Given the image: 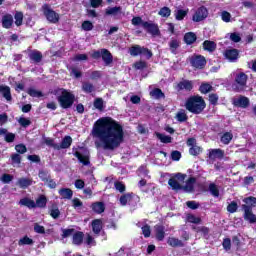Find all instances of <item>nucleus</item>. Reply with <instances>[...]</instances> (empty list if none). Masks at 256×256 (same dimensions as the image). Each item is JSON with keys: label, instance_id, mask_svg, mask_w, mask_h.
<instances>
[{"label": "nucleus", "instance_id": "obj_13", "mask_svg": "<svg viewBox=\"0 0 256 256\" xmlns=\"http://www.w3.org/2000/svg\"><path fill=\"white\" fill-rule=\"evenodd\" d=\"M223 157H225V151L222 150L221 148L209 150L208 158L211 161H215V159H223Z\"/></svg>", "mask_w": 256, "mask_h": 256}, {"label": "nucleus", "instance_id": "obj_6", "mask_svg": "<svg viewBox=\"0 0 256 256\" xmlns=\"http://www.w3.org/2000/svg\"><path fill=\"white\" fill-rule=\"evenodd\" d=\"M130 55L132 57L144 55L146 59H151V57H153V52L149 48L141 47L140 45H134L130 48Z\"/></svg>", "mask_w": 256, "mask_h": 256}, {"label": "nucleus", "instance_id": "obj_1", "mask_svg": "<svg viewBox=\"0 0 256 256\" xmlns=\"http://www.w3.org/2000/svg\"><path fill=\"white\" fill-rule=\"evenodd\" d=\"M92 133L100 141L95 142L96 149L115 151L125 141L123 125L111 117L99 118L93 126Z\"/></svg>", "mask_w": 256, "mask_h": 256}, {"label": "nucleus", "instance_id": "obj_29", "mask_svg": "<svg viewBox=\"0 0 256 256\" xmlns=\"http://www.w3.org/2000/svg\"><path fill=\"white\" fill-rule=\"evenodd\" d=\"M0 93L6 101H13V96H11V88L9 86L0 85Z\"/></svg>", "mask_w": 256, "mask_h": 256}, {"label": "nucleus", "instance_id": "obj_14", "mask_svg": "<svg viewBox=\"0 0 256 256\" xmlns=\"http://www.w3.org/2000/svg\"><path fill=\"white\" fill-rule=\"evenodd\" d=\"M2 27L3 29H11L13 27V24L15 23V20L13 19V16L9 13H6L2 16Z\"/></svg>", "mask_w": 256, "mask_h": 256}, {"label": "nucleus", "instance_id": "obj_21", "mask_svg": "<svg viewBox=\"0 0 256 256\" xmlns=\"http://www.w3.org/2000/svg\"><path fill=\"white\" fill-rule=\"evenodd\" d=\"M83 239H85V233L81 231H76L74 232L72 236V243L73 245H83Z\"/></svg>", "mask_w": 256, "mask_h": 256}, {"label": "nucleus", "instance_id": "obj_40", "mask_svg": "<svg viewBox=\"0 0 256 256\" xmlns=\"http://www.w3.org/2000/svg\"><path fill=\"white\" fill-rule=\"evenodd\" d=\"M11 165L15 167V165H21V161H23V157L20 156L19 153H12L10 156Z\"/></svg>", "mask_w": 256, "mask_h": 256}, {"label": "nucleus", "instance_id": "obj_28", "mask_svg": "<svg viewBox=\"0 0 256 256\" xmlns=\"http://www.w3.org/2000/svg\"><path fill=\"white\" fill-rule=\"evenodd\" d=\"M92 211L97 213V215H101V213H105V203L103 202H94L91 205Z\"/></svg>", "mask_w": 256, "mask_h": 256}, {"label": "nucleus", "instance_id": "obj_16", "mask_svg": "<svg viewBox=\"0 0 256 256\" xmlns=\"http://www.w3.org/2000/svg\"><path fill=\"white\" fill-rule=\"evenodd\" d=\"M73 145V138L69 135L64 136L60 144H57V151H61V149H69Z\"/></svg>", "mask_w": 256, "mask_h": 256}, {"label": "nucleus", "instance_id": "obj_12", "mask_svg": "<svg viewBox=\"0 0 256 256\" xmlns=\"http://www.w3.org/2000/svg\"><path fill=\"white\" fill-rule=\"evenodd\" d=\"M234 107H240L241 109H247L250 105V101L246 96H239V98H235L232 102Z\"/></svg>", "mask_w": 256, "mask_h": 256}, {"label": "nucleus", "instance_id": "obj_64", "mask_svg": "<svg viewBox=\"0 0 256 256\" xmlns=\"http://www.w3.org/2000/svg\"><path fill=\"white\" fill-rule=\"evenodd\" d=\"M221 19L224 21V23H231V13L227 11H222L221 13Z\"/></svg>", "mask_w": 256, "mask_h": 256}, {"label": "nucleus", "instance_id": "obj_42", "mask_svg": "<svg viewBox=\"0 0 256 256\" xmlns=\"http://www.w3.org/2000/svg\"><path fill=\"white\" fill-rule=\"evenodd\" d=\"M23 12L21 11H16L14 14V23L16 25V27H21V25H23Z\"/></svg>", "mask_w": 256, "mask_h": 256}, {"label": "nucleus", "instance_id": "obj_20", "mask_svg": "<svg viewBox=\"0 0 256 256\" xmlns=\"http://www.w3.org/2000/svg\"><path fill=\"white\" fill-rule=\"evenodd\" d=\"M154 231L157 241H163L165 239V226L157 224L154 226Z\"/></svg>", "mask_w": 256, "mask_h": 256}, {"label": "nucleus", "instance_id": "obj_46", "mask_svg": "<svg viewBox=\"0 0 256 256\" xmlns=\"http://www.w3.org/2000/svg\"><path fill=\"white\" fill-rule=\"evenodd\" d=\"M186 221L188 223H193L194 225H199L201 223V218L200 217H196L193 214H187Z\"/></svg>", "mask_w": 256, "mask_h": 256}, {"label": "nucleus", "instance_id": "obj_22", "mask_svg": "<svg viewBox=\"0 0 256 256\" xmlns=\"http://www.w3.org/2000/svg\"><path fill=\"white\" fill-rule=\"evenodd\" d=\"M4 136V141L6 143H13L15 141V133L9 132L6 128H0V136Z\"/></svg>", "mask_w": 256, "mask_h": 256}, {"label": "nucleus", "instance_id": "obj_30", "mask_svg": "<svg viewBox=\"0 0 256 256\" xmlns=\"http://www.w3.org/2000/svg\"><path fill=\"white\" fill-rule=\"evenodd\" d=\"M181 47V42L172 38L169 42V49L173 55H177V50Z\"/></svg>", "mask_w": 256, "mask_h": 256}, {"label": "nucleus", "instance_id": "obj_48", "mask_svg": "<svg viewBox=\"0 0 256 256\" xmlns=\"http://www.w3.org/2000/svg\"><path fill=\"white\" fill-rule=\"evenodd\" d=\"M121 9V6L107 8L105 11V15H117V13H121Z\"/></svg>", "mask_w": 256, "mask_h": 256}, {"label": "nucleus", "instance_id": "obj_11", "mask_svg": "<svg viewBox=\"0 0 256 256\" xmlns=\"http://www.w3.org/2000/svg\"><path fill=\"white\" fill-rule=\"evenodd\" d=\"M142 27L147 31V33L152 35V37H157L161 35V30H159V25L155 23L145 21L142 23Z\"/></svg>", "mask_w": 256, "mask_h": 256}, {"label": "nucleus", "instance_id": "obj_9", "mask_svg": "<svg viewBox=\"0 0 256 256\" xmlns=\"http://www.w3.org/2000/svg\"><path fill=\"white\" fill-rule=\"evenodd\" d=\"M190 65L194 69H205V65H207V60L204 56L193 55L190 58Z\"/></svg>", "mask_w": 256, "mask_h": 256}, {"label": "nucleus", "instance_id": "obj_32", "mask_svg": "<svg viewBox=\"0 0 256 256\" xmlns=\"http://www.w3.org/2000/svg\"><path fill=\"white\" fill-rule=\"evenodd\" d=\"M203 49L204 51H208L209 53H213L215 49H217V44L211 40H205L203 42Z\"/></svg>", "mask_w": 256, "mask_h": 256}, {"label": "nucleus", "instance_id": "obj_26", "mask_svg": "<svg viewBox=\"0 0 256 256\" xmlns=\"http://www.w3.org/2000/svg\"><path fill=\"white\" fill-rule=\"evenodd\" d=\"M103 229V221L101 219H95L92 221V231L95 235H99Z\"/></svg>", "mask_w": 256, "mask_h": 256}, {"label": "nucleus", "instance_id": "obj_52", "mask_svg": "<svg viewBox=\"0 0 256 256\" xmlns=\"http://www.w3.org/2000/svg\"><path fill=\"white\" fill-rule=\"evenodd\" d=\"M35 241L33 239L29 238V236L25 235L18 241V245H33Z\"/></svg>", "mask_w": 256, "mask_h": 256}, {"label": "nucleus", "instance_id": "obj_7", "mask_svg": "<svg viewBox=\"0 0 256 256\" xmlns=\"http://www.w3.org/2000/svg\"><path fill=\"white\" fill-rule=\"evenodd\" d=\"M42 11L49 23H59V15L57 14V12L51 9V6H49V4H44L42 6Z\"/></svg>", "mask_w": 256, "mask_h": 256}, {"label": "nucleus", "instance_id": "obj_47", "mask_svg": "<svg viewBox=\"0 0 256 256\" xmlns=\"http://www.w3.org/2000/svg\"><path fill=\"white\" fill-rule=\"evenodd\" d=\"M176 119L179 121V123H185L189 119V116H187V113H185V110H181L176 114Z\"/></svg>", "mask_w": 256, "mask_h": 256}, {"label": "nucleus", "instance_id": "obj_24", "mask_svg": "<svg viewBox=\"0 0 256 256\" xmlns=\"http://www.w3.org/2000/svg\"><path fill=\"white\" fill-rule=\"evenodd\" d=\"M17 185L18 187H20V189H27L28 187H31V185H33V179L31 178H19L17 181Z\"/></svg>", "mask_w": 256, "mask_h": 256}, {"label": "nucleus", "instance_id": "obj_57", "mask_svg": "<svg viewBox=\"0 0 256 256\" xmlns=\"http://www.w3.org/2000/svg\"><path fill=\"white\" fill-rule=\"evenodd\" d=\"M243 202L246 203V205H248L249 207H251V209H253V207H256V198L254 196L244 198Z\"/></svg>", "mask_w": 256, "mask_h": 256}, {"label": "nucleus", "instance_id": "obj_8", "mask_svg": "<svg viewBox=\"0 0 256 256\" xmlns=\"http://www.w3.org/2000/svg\"><path fill=\"white\" fill-rule=\"evenodd\" d=\"M207 17H209V10H207L205 6H200L194 13L192 21H194V23H201V21H205Z\"/></svg>", "mask_w": 256, "mask_h": 256}, {"label": "nucleus", "instance_id": "obj_41", "mask_svg": "<svg viewBox=\"0 0 256 256\" xmlns=\"http://www.w3.org/2000/svg\"><path fill=\"white\" fill-rule=\"evenodd\" d=\"M199 91L200 93H202V95H207V93H210V91H213V86H211V84L207 82L202 83L199 87Z\"/></svg>", "mask_w": 256, "mask_h": 256}, {"label": "nucleus", "instance_id": "obj_4", "mask_svg": "<svg viewBox=\"0 0 256 256\" xmlns=\"http://www.w3.org/2000/svg\"><path fill=\"white\" fill-rule=\"evenodd\" d=\"M92 59H101L106 67L113 63V54L108 49L102 48L101 50H94L91 54Z\"/></svg>", "mask_w": 256, "mask_h": 256}, {"label": "nucleus", "instance_id": "obj_34", "mask_svg": "<svg viewBox=\"0 0 256 256\" xmlns=\"http://www.w3.org/2000/svg\"><path fill=\"white\" fill-rule=\"evenodd\" d=\"M167 243L170 247H185V244L183 241L179 240L178 238L175 237H169L167 240Z\"/></svg>", "mask_w": 256, "mask_h": 256}, {"label": "nucleus", "instance_id": "obj_51", "mask_svg": "<svg viewBox=\"0 0 256 256\" xmlns=\"http://www.w3.org/2000/svg\"><path fill=\"white\" fill-rule=\"evenodd\" d=\"M158 15H160V17H171V8L167 6L162 7L159 10Z\"/></svg>", "mask_w": 256, "mask_h": 256}, {"label": "nucleus", "instance_id": "obj_58", "mask_svg": "<svg viewBox=\"0 0 256 256\" xmlns=\"http://www.w3.org/2000/svg\"><path fill=\"white\" fill-rule=\"evenodd\" d=\"M28 95H30V97H43V92L36 90L34 88H29L27 90Z\"/></svg>", "mask_w": 256, "mask_h": 256}, {"label": "nucleus", "instance_id": "obj_53", "mask_svg": "<svg viewBox=\"0 0 256 256\" xmlns=\"http://www.w3.org/2000/svg\"><path fill=\"white\" fill-rule=\"evenodd\" d=\"M114 188L116 189V191H119V193H125V191L127 189L125 184L121 181L114 182Z\"/></svg>", "mask_w": 256, "mask_h": 256}, {"label": "nucleus", "instance_id": "obj_49", "mask_svg": "<svg viewBox=\"0 0 256 256\" xmlns=\"http://www.w3.org/2000/svg\"><path fill=\"white\" fill-rule=\"evenodd\" d=\"M208 189L213 197H219V188L217 187V184L210 183Z\"/></svg>", "mask_w": 256, "mask_h": 256}, {"label": "nucleus", "instance_id": "obj_25", "mask_svg": "<svg viewBox=\"0 0 256 256\" xmlns=\"http://www.w3.org/2000/svg\"><path fill=\"white\" fill-rule=\"evenodd\" d=\"M134 197L135 194L133 192H129L120 196L119 202L122 205V207H125L127 203H131V201H133Z\"/></svg>", "mask_w": 256, "mask_h": 256}, {"label": "nucleus", "instance_id": "obj_37", "mask_svg": "<svg viewBox=\"0 0 256 256\" xmlns=\"http://www.w3.org/2000/svg\"><path fill=\"white\" fill-rule=\"evenodd\" d=\"M82 91L87 94L94 93L95 91V85L91 82H83L82 83Z\"/></svg>", "mask_w": 256, "mask_h": 256}, {"label": "nucleus", "instance_id": "obj_23", "mask_svg": "<svg viewBox=\"0 0 256 256\" xmlns=\"http://www.w3.org/2000/svg\"><path fill=\"white\" fill-rule=\"evenodd\" d=\"M179 91H193V82L190 80H183L177 84Z\"/></svg>", "mask_w": 256, "mask_h": 256}, {"label": "nucleus", "instance_id": "obj_3", "mask_svg": "<svg viewBox=\"0 0 256 256\" xmlns=\"http://www.w3.org/2000/svg\"><path fill=\"white\" fill-rule=\"evenodd\" d=\"M57 101L62 109H71L73 103H75V94L71 93L65 88H58L54 90V95H59Z\"/></svg>", "mask_w": 256, "mask_h": 256}, {"label": "nucleus", "instance_id": "obj_36", "mask_svg": "<svg viewBox=\"0 0 256 256\" xmlns=\"http://www.w3.org/2000/svg\"><path fill=\"white\" fill-rule=\"evenodd\" d=\"M36 207H39L40 209H45L47 207V196L46 195H40L35 202Z\"/></svg>", "mask_w": 256, "mask_h": 256}, {"label": "nucleus", "instance_id": "obj_10", "mask_svg": "<svg viewBox=\"0 0 256 256\" xmlns=\"http://www.w3.org/2000/svg\"><path fill=\"white\" fill-rule=\"evenodd\" d=\"M242 210L244 211L243 218L244 221H248V223L255 224L256 223V215L253 213V208L247 204L242 205Z\"/></svg>", "mask_w": 256, "mask_h": 256}, {"label": "nucleus", "instance_id": "obj_38", "mask_svg": "<svg viewBox=\"0 0 256 256\" xmlns=\"http://www.w3.org/2000/svg\"><path fill=\"white\" fill-rule=\"evenodd\" d=\"M150 97H154V99H165V93L160 88H154L150 91Z\"/></svg>", "mask_w": 256, "mask_h": 256}, {"label": "nucleus", "instance_id": "obj_54", "mask_svg": "<svg viewBox=\"0 0 256 256\" xmlns=\"http://www.w3.org/2000/svg\"><path fill=\"white\" fill-rule=\"evenodd\" d=\"M133 67L138 71H143V69H147V62L142 60L136 61Z\"/></svg>", "mask_w": 256, "mask_h": 256}, {"label": "nucleus", "instance_id": "obj_35", "mask_svg": "<svg viewBox=\"0 0 256 256\" xmlns=\"http://www.w3.org/2000/svg\"><path fill=\"white\" fill-rule=\"evenodd\" d=\"M168 185L171 186L173 191H181L183 189V185H181L176 178H170L168 180Z\"/></svg>", "mask_w": 256, "mask_h": 256}, {"label": "nucleus", "instance_id": "obj_2", "mask_svg": "<svg viewBox=\"0 0 256 256\" xmlns=\"http://www.w3.org/2000/svg\"><path fill=\"white\" fill-rule=\"evenodd\" d=\"M185 107L189 113H193V115H201V113L205 111L207 103H205L202 96L195 95L187 99Z\"/></svg>", "mask_w": 256, "mask_h": 256}, {"label": "nucleus", "instance_id": "obj_50", "mask_svg": "<svg viewBox=\"0 0 256 256\" xmlns=\"http://www.w3.org/2000/svg\"><path fill=\"white\" fill-rule=\"evenodd\" d=\"M156 137L161 141V143H172L173 138L165 134L157 133Z\"/></svg>", "mask_w": 256, "mask_h": 256}, {"label": "nucleus", "instance_id": "obj_60", "mask_svg": "<svg viewBox=\"0 0 256 256\" xmlns=\"http://www.w3.org/2000/svg\"><path fill=\"white\" fill-rule=\"evenodd\" d=\"M15 151L18 155H25L27 153V146L25 144H18L15 146Z\"/></svg>", "mask_w": 256, "mask_h": 256}, {"label": "nucleus", "instance_id": "obj_33", "mask_svg": "<svg viewBox=\"0 0 256 256\" xmlns=\"http://www.w3.org/2000/svg\"><path fill=\"white\" fill-rule=\"evenodd\" d=\"M59 195L62 199H73V190H71V188H61Z\"/></svg>", "mask_w": 256, "mask_h": 256}, {"label": "nucleus", "instance_id": "obj_62", "mask_svg": "<svg viewBox=\"0 0 256 256\" xmlns=\"http://www.w3.org/2000/svg\"><path fill=\"white\" fill-rule=\"evenodd\" d=\"M82 29L83 31H93V22L89 21V20H85L84 22H82Z\"/></svg>", "mask_w": 256, "mask_h": 256}, {"label": "nucleus", "instance_id": "obj_31", "mask_svg": "<svg viewBox=\"0 0 256 256\" xmlns=\"http://www.w3.org/2000/svg\"><path fill=\"white\" fill-rule=\"evenodd\" d=\"M195 41H197V34L194 32H187L184 35V43H186V45H193Z\"/></svg>", "mask_w": 256, "mask_h": 256}, {"label": "nucleus", "instance_id": "obj_27", "mask_svg": "<svg viewBox=\"0 0 256 256\" xmlns=\"http://www.w3.org/2000/svg\"><path fill=\"white\" fill-rule=\"evenodd\" d=\"M19 205H22L23 207H27L28 209L37 208V204H35V202L32 199L27 197L20 199Z\"/></svg>", "mask_w": 256, "mask_h": 256}, {"label": "nucleus", "instance_id": "obj_43", "mask_svg": "<svg viewBox=\"0 0 256 256\" xmlns=\"http://www.w3.org/2000/svg\"><path fill=\"white\" fill-rule=\"evenodd\" d=\"M38 177L43 183H46L49 181L51 174L47 170H39Z\"/></svg>", "mask_w": 256, "mask_h": 256}, {"label": "nucleus", "instance_id": "obj_39", "mask_svg": "<svg viewBox=\"0 0 256 256\" xmlns=\"http://www.w3.org/2000/svg\"><path fill=\"white\" fill-rule=\"evenodd\" d=\"M220 141H221V143H223V145H229V143H231V141H233V133L225 132L221 136Z\"/></svg>", "mask_w": 256, "mask_h": 256}, {"label": "nucleus", "instance_id": "obj_55", "mask_svg": "<svg viewBox=\"0 0 256 256\" xmlns=\"http://www.w3.org/2000/svg\"><path fill=\"white\" fill-rule=\"evenodd\" d=\"M95 109H98V111H103L105 109V106L103 104V98H96L93 103Z\"/></svg>", "mask_w": 256, "mask_h": 256}, {"label": "nucleus", "instance_id": "obj_59", "mask_svg": "<svg viewBox=\"0 0 256 256\" xmlns=\"http://www.w3.org/2000/svg\"><path fill=\"white\" fill-rule=\"evenodd\" d=\"M237 209H239V205L237 204L236 201H232L230 204L227 206V211L228 213H237Z\"/></svg>", "mask_w": 256, "mask_h": 256}, {"label": "nucleus", "instance_id": "obj_63", "mask_svg": "<svg viewBox=\"0 0 256 256\" xmlns=\"http://www.w3.org/2000/svg\"><path fill=\"white\" fill-rule=\"evenodd\" d=\"M142 234L144 235L145 239L151 237V226H149V224L142 226Z\"/></svg>", "mask_w": 256, "mask_h": 256}, {"label": "nucleus", "instance_id": "obj_45", "mask_svg": "<svg viewBox=\"0 0 256 256\" xmlns=\"http://www.w3.org/2000/svg\"><path fill=\"white\" fill-rule=\"evenodd\" d=\"M201 153H203V148L198 145L189 148V155H192V157H197Z\"/></svg>", "mask_w": 256, "mask_h": 256}, {"label": "nucleus", "instance_id": "obj_19", "mask_svg": "<svg viewBox=\"0 0 256 256\" xmlns=\"http://www.w3.org/2000/svg\"><path fill=\"white\" fill-rule=\"evenodd\" d=\"M30 61H33V63H41L43 61V53L39 50H31L28 55Z\"/></svg>", "mask_w": 256, "mask_h": 256}, {"label": "nucleus", "instance_id": "obj_18", "mask_svg": "<svg viewBox=\"0 0 256 256\" xmlns=\"http://www.w3.org/2000/svg\"><path fill=\"white\" fill-rule=\"evenodd\" d=\"M74 157H76L79 161V163H82L84 166H89L91 165V160L89 154H81V152L76 151L74 152Z\"/></svg>", "mask_w": 256, "mask_h": 256}, {"label": "nucleus", "instance_id": "obj_17", "mask_svg": "<svg viewBox=\"0 0 256 256\" xmlns=\"http://www.w3.org/2000/svg\"><path fill=\"white\" fill-rule=\"evenodd\" d=\"M225 57L230 61L231 63H235L239 59V50L233 48L226 50Z\"/></svg>", "mask_w": 256, "mask_h": 256}, {"label": "nucleus", "instance_id": "obj_44", "mask_svg": "<svg viewBox=\"0 0 256 256\" xmlns=\"http://www.w3.org/2000/svg\"><path fill=\"white\" fill-rule=\"evenodd\" d=\"M189 10L179 9L175 12V19L176 21H183L187 17Z\"/></svg>", "mask_w": 256, "mask_h": 256}, {"label": "nucleus", "instance_id": "obj_56", "mask_svg": "<svg viewBox=\"0 0 256 256\" xmlns=\"http://www.w3.org/2000/svg\"><path fill=\"white\" fill-rule=\"evenodd\" d=\"M75 234V229L74 228H67V229H62V239H67V237H71V235Z\"/></svg>", "mask_w": 256, "mask_h": 256}, {"label": "nucleus", "instance_id": "obj_5", "mask_svg": "<svg viewBox=\"0 0 256 256\" xmlns=\"http://www.w3.org/2000/svg\"><path fill=\"white\" fill-rule=\"evenodd\" d=\"M247 79H249V76L244 72L236 74L234 83L232 84L233 91L236 93L245 91V87H247Z\"/></svg>", "mask_w": 256, "mask_h": 256}, {"label": "nucleus", "instance_id": "obj_15", "mask_svg": "<svg viewBox=\"0 0 256 256\" xmlns=\"http://www.w3.org/2000/svg\"><path fill=\"white\" fill-rule=\"evenodd\" d=\"M195 183H197V178L189 177L186 184L182 186V190L186 193H193L195 191Z\"/></svg>", "mask_w": 256, "mask_h": 256}, {"label": "nucleus", "instance_id": "obj_61", "mask_svg": "<svg viewBox=\"0 0 256 256\" xmlns=\"http://www.w3.org/2000/svg\"><path fill=\"white\" fill-rule=\"evenodd\" d=\"M18 123L21 127H23L24 129H27V127H29V125H31V120H29L25 117H20L18 119Z\"/></svg>", "mask_w": 256, "mask_h": 256}]
</instances>
